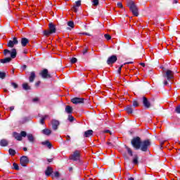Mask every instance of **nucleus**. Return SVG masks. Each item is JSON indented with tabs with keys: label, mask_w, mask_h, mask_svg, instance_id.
<instances>
[{
	"label": "nucleus",
	"mask_w": 180,
	"mask_h": 180,
	"mask_svg": "<svg viewBox=\"0 0 180 180\" xmlns=\"http://www.w3.org/2000/svg\"><path fill=\"white\" fill-rule=\"evenodd\" d=\"M127 5L129 7V11H131L134 16H139V8L133 0H129Z\"/></svg>",
	"instance_id": "obj_1"
},
{
	"label": "nucleus",
	"mask_w": 180,
	"mask_h": 180,
	"mask_svg": "<svg viewBox=\"0 0 180 180\" xmlns=\"http://www.w3.org/2000/svg\"><path fill=\"white\" fill-rule=\"evenodd\" d=\"M151 146V141L150 139H146L143 141L141 143L140 150L143 151V153H147L148 148Z\"/></svg>",
	"instance_id": "obj_2"
},
{
	"label": "nucleus",
	"mask_w": 180,
	"mask_h": 180,
	"mask_svg": "<svg viewBox=\"0 0 180 180\" xmlns=\"http://www.w3.org/2000/svg\"><path fill=\"white\" fill-rule=\"evenodd\" d=\"M141 139L139 136L134 138L131 140V145L134 148H136V150H140V147H141Z\"/></svg>",
	"instance_id": "obj_3"
},
{
	"label": "nucleus",
	"mask_w": 180,
	"mask_h": 180,
	"mask_svg": "<svg viewBox=\"0 0 180 180\" xmlns=\"http://www.w3.org/2000/svg\"><path fill=\"white\" fill-rule=\"evenodd\" d=\"M81 158V152L78 150L74 151L73 154L70 155L69 160H72V161H79Z\"/></svg>",
	"instance_id": "obj_4"
},
{
	"label": "nucleus",
	"mask_w": 180,
	"mask_h": 180,
	"mask_svg": "<svg viewBox=\"0 0 180 180\" xmlns=\"http://www.w3.org/2000/svg\"><path fill=\"white\" fill-rule=\"evenodd\" d=\"M4 56H8L10 54V58H16L18 52H16V49H13L11 51H9V49H4Z\"/></svg>",
	"instance_id": "obj_5"
},
{
	"label": "nucleus",
	"mask_w": 180,
	"mask_h": 180,
	"mask_svg": "<svg viewBox=\"0 0 180 180\" xmlns=\"http://www.w3.org/2000/svg\"><path fill=\"white\" fill-rule=\"evenodd\" d=\"M26 136H27V133L25 131H22L20 134L18 132L13 133V137L15 140H18V141H22V137H26Z\"/></svg>",
	"instance_id": "obj_6"
},
{
	"label": "nucleus",
	"mask_w": 180,
	"mask_h": 180,
	"mask_svg": "<svg viewBox=\"0 0 180 180\" xmlns=\"http://www.w3.org/2000/svg\"><path fill=\"white\" fill-rule=\"evenodd\" d=\"M71 102L72 103H74V105H79V103H85L86 100L84 98L75 97L71 99Z\"/></svg>",
	"instance_id": "obj_7"
},
{
	"label": "nucleus",
	"mask_w": 180,
	"mask_h": 180,
	"mask_svg": "<svg viewBox=\"0 0 180 180\" xmlns=\"http://www.w3.org/2000/svg\"><path fill=\"white\" fill-rule=\"evenodd\" d=\"M39 75H41V78H44V79H47L49 78H51V75L49 74V70L44 69L40 73Z\"/></svg>",
	"instance_id": "obj_8"
},
{
	"label": "nucleus",
	"mask_w": 180,
	"mask_h": 180,
	"mask_svg": "<svg viewBox=\"0 0 180 180\" xmlns=\"http://www.w3.org/2000/svg\"><path fill=\"white\" fill-rule=\"evenodd\" d=\"M163 77L167 78V81H171V79H174V72H172V70H168L165 72V74L163 75Z\"/></svg>",
	"instance_id": "obj_9"
},
{
	"label": "nucleus",
	"mask_w": 180,
	"mask_h": 180,
	"mask_svg": "<svg viewBox=\"0 0 180 180\" xmlns=\"http://www.w3.org/2000/svg\"><path fill=\"white\" fill-rule=\"evenodd\" d=\"M20 161L22 167H26L29 164V158L27 156H22Z\"/></svg>",
	"instance_id": "obj_10"
},
{
	"label": "nucleus",
	"mask_w": 180,
	"mask_h": 180,
	"mask_svg": "<svg viewBox=\"0 0 180 180\" xmlns=\"http://www.w3.org/2000/svg\"><path fill=\"white\" fill-rule=\"evenodd\" d=\"M117 61V56H116V55H112L110 57H109L108 59L107 60V64L110 65V64H115V63H116Z\"/></svg>",
	"instance_id": "obj_11"
},
{
	"label": "nucleus",
	"mask_w": 180,
	"mask_h": 180,
	"mask_svg": "<svg viewBox=\"0 0 180 180\" xmlns=\"http://www.w3.org/2000/svg\"><path fill=\"white\" fill-rule=\"evenodd\" d=\"M19 43V41H18V38L13 37V41L10 40L8 42V47H11V49L14 47L15 45L18 44Z\"/></svg>",
	"instance_id": "obj_12"
},
{
	"label": "nucleus",
	"mask_w": 180,
	"mask_h": 180,
	"mask_svg": "<svg viewBox=\"0 0 180 180\" xmlns=\"http://www.w3.org/2000/svg\"><path fill=\"white\" fill-rule=\"evenodd\" d=\"M51 124L53 130H58V127L60 126V122L57 120H52Z\"/></svg>",
	"instance_id": "obj_13"
},
{
	"label": "nucleus",
	"mask_w": 180,
	"mask_h": 180,
	"mask_svg": "<svg viewBox=\"0 0 180 180\" xmlns=\"http://www.w3.org/2000/svg\"><path fill=\"white\" fill-rule=\"evenodd\" d=\"M143 104L145 108H147V109L151 108V103H150L148 99H147L145 96L143 97Z\"/></svg>",
	"instance_id": "obj_14"
},
{
	"label": "nucleus",
	"mask_w": 180,
	"mask_h": 180,
	"mask_svg": "<svg viewBox=\"0 0 180 180\" xmlns=\"http://www.w3.org/2000/svg\"><path fill=\"white\" fill-rule=\"evenodd\" d=\"M124 110H126L127 113H128V115H131V113H133V110H134L133 105H127Z\"/></svg>",
	"instance_id": "obj_15"
},
{
	"label": "nucleus",
	"mask_w": 180,
	"mask_h": 180,
	"mask_svg": "<svg viewBox=\"0 0 180 180\" xmlns=\"http://www.w3.org/2000/svg\"><path fill=\"white\" fill-rule=\"evenodd\" d=\"M53 174V168L51 167H48L45 170V175L46 176H50Z\"/></svg>",
	"instance_id": "obj_16"
},
{
	"label": "nucleus",
	"mask_w": 180,
	"mask_h": 180,
	"mask_svg": "<svg viewBox=\"0 0 180 180\" xmlns=\"http://www.w3.org/2000/svg\"><path fill=\"white\" fill-rule=\"evenodd\" d=\"M79 6H81V1L80 0L76 1L75 5L73 6L74 12H75V13L78 12V8H79Z\"/></svg>",
	"instance_id": "obj_17"
},
{
	"label": "nucleus",
	"mask_w": 180,
	"mask_h": 180,
	"mask_svg": "<svg viewBox=\"0 0 180 180\" xmlns=\"http://www.w3.org/2000/svg\"><path fill=\"white\" fill-rule=\"evenodd\" d=\"M94 134V131L92 129H89L84 131V137H91Z\"/></svg>",
	"instance_id": "obj_18"
},
{
	"label": "nucleus",
	"mask_w": 180,
	"mask_h": 180,
	"mask_svg": "<svg viewBox=\"0 0 180 180\" xmlns=\"http://www.w3.org/2000/svg\"><path fill=\"white\" fill-rule=\"evenodd\" d=\"M27 137L28 141H30V143H34V136H33V134H28L26 135Z\"/></svg>",
	"instance_id": "obj_19"
},
{
	"label": "nucleus",
	"mask_w": 180,
	"mask_h": 180,
	"mask_svg": "<svg viewBox=\"0 0 180 180\" xmlns=\"http://www.w3.org/2000/svg\"><path fill=\"white\" fill-rule=\"evenodd\" d=\"M29 43V40L27 39V38H22L21 39V44L22 46V47H26V46H27Z\"/></svg>",
	"instance_id": "obj_20"
},
{
	"label": "nucleus",
	"mask_w": 180,
	"mask_h": 180,
	"mask_svg": "<svg viewBox=\"0 0 180 180\" xmlns=\"http://www.w3.org/2000/svg\"><path fill=\"white\" fill-rule=\"evenodd\" d=\"M12 61L11 58H5L4 59H0V63L2 64H6V63H11Z\"/></svg>",
	"instance_id": "obj_21"
},
{
	"label": "nucleus",
	"mask_w": 180,
	"mask_h": 180,
	"mask_svg": "<svg viewBox=\"0 0 180 180\" xmlns=\"http://www.w3.org/2000/svg\"><path fill=\"white\" fill-rule=\"evenodd\" d=\"M56 25H54V24H53L52 22L49 23V31L53 33H56Z\"/></svg>",
	"instance_id": "obj_22"
},
{
	"label": "nucleus",
	"mask_w": 180,
	"mask_h": 180,
	"mask_svg": "<svg viewBox=\"0 0 180 180\" xmlns=\"http://www.w3.org/2000/svg\"><path fill=\"white\" fill-rule=\"evenodd\" d=\"M42 146H46V147H48V148L51 149V147H53V144H51V143H50V141H43L41 142Z\"/></svg>",
	"instance_id": "obj_23"
},
{
	"label": "nucleus",
	"mask_w": 180,
	"mask_h": 180,
	"mask_svg": "<svg viewBox=\"0 0 180 180\" xmlns=\"http://www.w3.org/2000/svg\"><path fill=\"white\" fill-rule=\"evenodd\" d=\"M35 78H36V73L34 72H32L29 77L30 82H33Z\"/></svg>",
	"instance_id": "obj_24"
},
{
	"label": "nucleus",
	"mask_w": 180,
	"mask_h": 180,
	"mask_svg": "<svg viewBox=\"0 0 180 180\" xmlns=\"http://www.w3.org/2000/svg\"><path fill=\"white\" fill-rule=\"evenodd\" d=\"M8 140H6V139H1L0 141V146L1 147H6V146H8Z\"/></svg>",
	"instance_id": "obj_25"
},
{
	"label": "nucleus",
	"mask_w": 180,
	"mask_h": 180,
	"mask_svg": "<svg viewBox=\"0 0 180 180\" xmlns=\"http://www.w3.org/2000/svg\"><path fill=\"white\" fill-rule=\"evenodd\" d=\"M43 134H45V136H50L51 134V130L49 129H44L42 130Z\"/></svg>",
	"instance_id": "obj_26"
},
{
	"label": "nucleus",
	"mask_w": 180,
	"mask_h": 180,
	"mask_svg": "<svg viewBox=\"0 0 180 180\" xmlns=\"http://www.w3.org/2000/svg\"><path fill=\"white\" fill-rule=\"evenodd\" d=\"M65 112H68L69 115H71V113H72V107H71L70 105H66Z\"/></svg>",
	"instance_id": "obj_27"
},
{
	"label": "nucleus",
	"mask_w": 180,
	"mask_h": 180,
	"mask_svg": "<svg viewBox=\"0 0 180 180\" xmlns=\"http://www.w3.org/2000/svg\"><path fill=\"white\" fill-rule=\"evenodd\" d=\"M22 88L25 91H30L31 89L30 86L27 83L22 84Z\"/></svg>",
	"instance_id": "obj_28"
},
{
	"label": "nucleus",
	"mask_w": 180,
	"mask_h": 180,
	"mask_svg": "<svg viewBox=\"0 0 180 180\" xmlns=\"http://www.w3.org/2000/svg\"><path fill=\"white\" fill-rule=\"evenodd\" d=\"M133 164H134L135 165H137V164H139V156H137V155H134V156Z\"/></svg>",
	"instance_id": "obj_29"
},
{
	"label": "nucleus",
	"mask_w": 180,
	"mask_h": 180,
	"mask_svg": "<svg viewBox=\"0 0 180 180\" xmlns=\"http://www.w3.org/2000/svg\"><path fill=\"white\" fill-rule=\"evenodd\" d=\"M29 121V118L27 117H24L20 120V124H24V123H26V122Z\"/></svg>",
	"instance_id": "obj_30"
},
{
	"label": "nucleus",
	"mask_w": 180,
	"mask_h": 180,
	"mask_svg": "<svg viewBox=\"0 0 180 180\" xmlns=\"http://www.w3.org/2000/svg\"><path fill=\"white\" fill-rule=\"evenodd\" d=\"M125 148H127L129 155H130V157H133V150H131V148H129L128 146H126Z\"/></svg>",
	"instance_id": "obj_31"
},
{
	"label": "nucleus",
	"mask_w": 180,
	"mask_h": 180,
	"mask_svg": "<svg viewBox=\"0 0 180 180\" xmlns=\"http://www.w3.org/2000/svg\"><path fill=\"white\" fill-rule=\"evenodd\" d=\"M8 153H9L10 155L13 156V155H15V154H16V150H13L12 148H10L8 150Z\"/></svg>",
	"instance_id": "obj_32"
},
{
	"label": "nucleus",
	"mask_w": 180,
	"mask_h": 180,
	"mask_svg": "<svg viewBox=\"0 0 180 180\" xmlns=\"http://www.w3.org/2000/svg\"><path fill=\"white\" fill-rule=\"evenodd\" d=\"M6 77V72H0V78H1V79H5Z\"/></svg>",
	"instance_id": "obj_33"
},
{
	"label": "nucleus",
	"mask_w": 180,
	"mask_h": 180,
	"mask_svg": "<svg viewBox=\"0 0 180 180\" xmlns=\"http://www.w3.org/2000/svg\"><path fill=\"white\" fill-rule=\"evenodd\" d=\"M47 117H49V115H45V116H44V117L41 119V120H40L41 124H44V120H45L46 119H47Z\"/></svg>",
	"instance_id": "obj_34"
},
{
	"label": "nucleus",
	"mask_w": 180,
	"mask_h": 180,
	"mask_svg": "<svg viewBox=\"0 0 180 180\" xmlns=\"http://www.w3.org/2000/svg\"><path fill=\"white\" fill-rule=\"evenodd\" d=\"M13 169H15V171H19V165L17 163L13 164Z\"/></svg>",
	"instance_id": "obj_35"
},
{
	"label": "nucleus",
	"mask_w": 180,
	"mask_h": 180,
	"mask_svg": "<svg viewBox=\"0 0 180 180\" xmlns=\"http://www.w3.org/2000/svg\"><path fill=\"white\" fill-rule=\"evenodd\" d=\"M44 34H45V36H50V34H53V33L49 30L44 31Z\"/></svg>",
	"instance_id": "obj_36"
},
{
	"label": "nucleus",
	"mask_w": 180,
	"mask_h": 180,
	"mask_svg": "<svg viewBox=\"0 0 180 180\" xmlns=\"http://www.w3.org/2000/svg\"><path fill=\"white\" fill-rule=\"evenodd\" d=\"M104 37L106 39V40H110V39H112V37L109 35V34H105Z\"/></svg>",
	"instance_id": "obj_37"
},
{
	"label": "nucleus",
	"mask_w": 180,
	"mask_h": 180,
	"mask_svg": "<svg viewBox=\"0 0 180 180\" xmlns=\"http://www.w3.org/2000/svg\"><path fill=\"white\" fill-rule=\"evenodd\" d=\"M132 106H134V108H137L139 106V102H137V101H134L132 103Z\"/></svg>",
	"instance_id": "obj_38"
},
{
	"label": "nucleus",
	"mask_w": 180,
	"mask_h": 180,
	"mask_svg": "<svg viewBox=\"0 0 180 180\" xmlns=\"http://www.w3.org/2000/svg\"><path fill=\"white\" fill-rule=\"evenodd\" d=\"M93 5L94 6H98V5H99V0H93Z\"/></svg>",
	"instance_id": "obj_39"
},
{
	"label": "nucleus",
	"mask_w": 180,
	"mask_h": 180,
	"mask_svg": "<svg viewBox=\"0 0 180 180\" xmlns=\"http://www.w3.org/2000/svg\"><path fill=\"white\" fill-rule=\"evenodd\" d=\"M68 25L70 27L74 28V22H72V21H69V22H68Z\"/></svg>",
	"instance_id": "obj_40"
},
{
	"label": "nucleus",
	"mask_w": 180,
	"mask_h": 180,
	"mask_svg": "<svg viewBox=\"0 0 180 180\" xmlns=\"http://www.w3.org/2000/svg\"><path fill=\"white\" fill-rule=\"evenodd\" d=\"M77 58H72L71 60H70V63L72 64H75V63H77Z\"/></svg>",
	"instance_id": "obj_41"
},
{
	"label": "nucleus",
	"mask_w": 180,
	"mask_h": 180,
	"mask_svg": "<svg viewBox=\"0 0 180 180\" xmlns=\"http://www.w3.org/2000/svg\"><path fill=\"white\" fill-rule=\"evenodd\" d=\"M11 86H13V88L15 89H16L19 86L18 85V84L15 83V82H11Z\"/></svg>",
	"instance_id": "obj_42"
},
{
	"label": "nucleus",
	"mask_w": 180,
	"mask_h": 180,
	"mask_svg": "<svg viewBox=\"0 0 180 180\" xmlns=\"http://www.w3.org/2000/svg\"><path fill=\"white\" fill-rule=\"evenodd\" d=\"M54 176H55V178H59L60 177V172H56L54 173Z\"/></svg>",
	"instance_id": "obj_43"
},
{
	"label": "nucleus",
	"mask_w": 180,
	"mask_h": 180,
	"mask_svg": "<svg viewBox=\"0 0 180 180\" xmlns=\"http://www.w3.org/2000/svg\"><path fill=\"white\" fill-rule=\"evenodd\" d=\"M175 112L176 113H180V105L176 108Z\"/></svg>",
	"instance_id": "obj_44"
},
{
	"label": "nucleus",
	"mask_w": 180,
	"mask_h": 180,
	"mask_svg": "<svg viewBox=\"0 0 180 180\" xmlns=\"http://www.w3.org/2000/svg\"><path fill=\"white\" fill-rule=\"evenodd\" d=\"M68 120L70 122H74V117H72V115H69L68 116Z\"/></svg>",
	"instance_id": "obj_45"
},
{
	"label": "nucleus",
	"mask_w": 180,
	"mask_h": 180,
	"mask_svg": "<svg viewBox=\"0 0 180 180\" xmlns=\"http://www.w3.org/2000/svg\"><path fill=\"white\" fill-rule=\"evenodd\" d=\"M65 137H66L67 141H71V137H70V135H67Z\"/></svg>",
	"instance_id": "obj_46"
},
{
	"label": "nucleus",
	"mask_w": 180,
	"mask_h": 180,
	"mask_svg": "<svg viewBox=\"0 0 180 180\" xmlns=\"http://www.w3.org/2000/svg\"><path fill=\"white\" fill-rule=\"evenodd\" d=\"M122 67H123V65H121V66L118 68V70H117L118 74H120V72H122Z\"/></svg>",
	"instance_id": "obj_47"
},
{
	"label": "nucleus",
	"mask_w": 180,
	"mask_h": 180,
	"mask_svg": "<svg viewBox=\"0 0 180 180\" xmlns=\"http://www.w3.org/2000/svg\"><path fill=\"white\" fill-rule=\"evenodd\" d=\"M86 53H88V49H85L83 50V56H85V54H86Z\"/></svg>",
	"instance_id": "obj_48"
},
{
	"label": "nucleus",
	"mask_w": 180,
	"mask_h": 180,
	"mask_svg": "<svg viewBox=\"0 0 180 180\" xmlns=\"http://www.w3.org/2000/svg\"><path fill=\"white\" fill-rule=\"evenodd\" d=\"M117 6L118 8H123V4H122V3H117Z\"/></svg>",
	"instance_id": "obj_49"
},
{
	"label": "nucleus",
	"mask_w": 180,
	"mask_h": 180,
	"mask_svg": "<svg viewBox=\"0 0 180 180\" xmlns=\"http://www.w3.org/2000/svg\"><path fill=\"white\" fill-rule=\"evenodd\" d=\"M33 102H39V98H34L32 99Z\"/></svg>",
	"instance_id": "obj_50"
},
{
	"label": "nucleus",
	"mask_w": 180,
	"mask_h": 180,
	"mask_svg": "<svg viewBox=\"0 0 180 180\" xmlns=\"http://www.w3.org/2000/svg\"><path fill=\"white\" fill-rule=\"evenodd\" d=\"M82 34H85L86 36H91V34L88 32H82Z\"/></svg>",
	"instance_id": "obj_51"
},
{
	"label": "nucleus",
	"mask_w": 180,
	"mask_h": 180,
	"mask_svg": "<svg viewBox=\"0 0 180 180\" xmlns=\"http://www.w3.org/2000/svg\"><path fill=\"white\" fill-rule=\"evenodd\" d=\"M163 84H164L165 86L168 85V81L165 80L164 82H163Z\"/></svg>",
	"instance_id": "obj_52"
},
{
	"label": "nucleus",
	"mask_w": 180,
	"mask_h": 180,
	"mask_svg": "<svg viewBox=\"0 0 180 180\" xmlns=\"http://www.w3.org/2000/svg\"><path fill=\"white\" fill-rule=\"evenodd\" d=\"M14 109H15V106H11L10 107V110H14Z\"/></svg>",
	"instance_id": "obj_53"
},
{
	"label": "nucleus",
	"mask_w": 180,
	"mask_h": 180,
	"mask_svg": "<svg viewBox=\"0 0 180 180\" xmlns=\"http://www.w3.org/2000/svg\"><path fill=\"white\" fill-rule=\"evenodd\" d=\"M140 65H141L142 67H146V64L144 63H141Z\"/></svg>",
	"instance_id": "obj_54"
},
{
	"label": "nucleus",
	"mask_w": 180,
	"mask_h": 180,
	"mask_svg": "<svg viewBox=\"0 0 180 180\" xmlns=\"http://www.w3.org/2000/svg\"><path fill=\"white\" fill-rule=\"evenodd\" d=\"M48 162H53V159H47Z\"/></svg>",
	"instance_id": "obj_55"
},
{
	"label": "nucleus",
	"mask_w": 180,
	"mask_h": 180,
	"mask_svg": "<svg viewBox=\"0 0 180 180\" xmlns=\"http://www.w3.org/2000/svg\"><path fill=\"white\" fill-rule=\"evenodd\" d=\"M26 68H27V66L26 65H24L22 66V70H25Z\"/></svg>",
	"instance_id": "obj_56"
},
{
	"label": "nucleus",
	"mask_w": 180,
	"mask_h": 180,
	"mask_svg": "<svg viewBox=\"0 0 180 180\" xmlns=\"http://www.w3.org/2000/svg\"><path fill=\"white\" fill-rule=\"evenodd\" d=\"M104 133H110V134H112L110 133V130H105V131H104Z\"/></svg>",
	"instance_id": "obj_57"
},
{
	"label": "nucleus",
	"mask_w": 180,
	"mask_h": 180,
	"mask_svg": "<svg viewBox=\"0 0 180 180\" xmlns=\"http://www.w3.org/2000/svg\"><path fill=\"white\" fill-rule=\"evenodd\" d=\"M36 86H39L40 85V82H38L35 84Z\"/></svg>",
	"instance_id": "obj_58"
},
{
	"label": "nucleus",
	"mask_w": 180,
	"mask_h": 180,
	"mask_svg": "<svg viewBox=\"0 0 180 180\" xmlns=\"http://www.w3.org/2000/svg\"><path fill=\"white\" fill-rule=\"evenodd\" d=\"M23 151H27V148L24 147V148H23Z\"/></svg>",
	"instance_id": "obj_59"
},
{
	"label": "nucleus",
	"mask_w": 180,
	"mask_h": 180,
	"mask_svg": "<svg viewBox=\"0 0 180 180\" xmlns=\"http://www.w3.org/2000/svg\"><path fill=\"white\" fill-rule=\"evenodd\" d=\"M178 2V0H173V4H176Z\"/></svg>",
	"instance_id": "obj_60"
},
{
	"label": "nucleus",
	"mask_w": 180,
	"mask_h": 180,
	"mask_svg": "<svg viewBox=\"0 0 180 180\" xmlns=\"http://www.w3.org/2000/svg\"><path fill=\"white\" fill-rule=\"evenodd\" d=\"M107 144H108V146H112V143H110V142H107Z\"/></svg>",
	"instance_id": "obj_61"
},
{
	"label": "nucleus",
	"mask_w": 180,
	"mask_h": 180,
	"mask_svg": "<svg viewBox=\"0 0 180 180\" xmlns=\"http://www.w3.org/2000/svg\"><path fill=\"white\" fill-rule=\"evenodd\" d=\"M128 180H134V179L133 177H131Z\"/></svg>",
	"instance_id": "obj_62"
},
{
	"label": "nucleus",
	"mask_w": 180,
	"mask_h": 180,
	"mask_svg": "<svg viewBox=\"0 0 180 180\" xmlns=\"http://www.w3.org/2000/svg\"><path fill=\"white\" fill-rule=\"evenodd\" d=\"M69 171H72V167H70Z\"/></svg>",
	"instance_id": "obj_63"
},
{
	"label": "nucleus",
	"mask_w": 180,
	"mask_h": 180,
	"mask_svg": "<svg viewBox=\"0 0 180 180\" xmlns=\"http://www.w3.org/2000/svg\"><path fill=\"white\" fill-rule=\"evenodd\" d=\"M4 92H8V89H4Z\"/></svg>",
	"instance_id": "obj_64"
}]
</instances>
